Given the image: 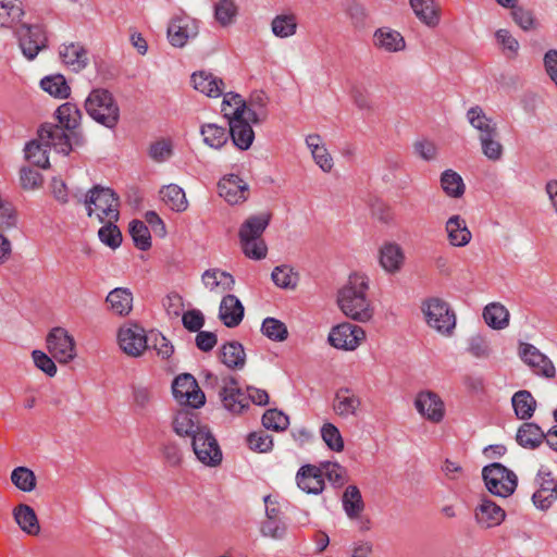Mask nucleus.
Wrapping results in <instances>:
<instances>
[{
    "label": "nucleus",
    "mask_w": 557,
    "mask_h": 557,
    "mask_svg": "<svg viewBox=\"0 0 557 557\" xmlns=\"http://www.w3.org/2000/svg\"><path fill=\"white\" fill-rule=\"evenodd\" d=\"M369 278L361 273L349 275L347 284L338 290L337 304L342 312L356 321L366 322L372 317V309L367 298Z\"/></svg>",
    "instance_id": "obj_1"
},
{
    "label": "nucleus",
    "mask_w": 557,
    "mask_h": 557,
    "mask_svg": "<svg viewBox=\"0 0 557 557\" xmlns=\"http://www.w3.org/2000/svg\"><path fill=\"white\" fill-rule=\"evenodd\" d=\"M87 114L98 124L114 129L120 122V107L112 92L106 88H94L85 100Z\"/></svg>",
    "instance_id": "obj_2"
},
{
    "label": "nucleus",
    "mask_w": 557,
    "mask_h": 557,
    "mask_svg": "<svg viewBox=\"0 0 557 557\" xmlns=\"http://www.w3.org/2000/svg\"><path fill=\"white\" fill-rule=\"evenodd\" d=\"M83 202L88 216H91L95 210L99 211L97 218L100 223H103L106 219L113 221L120 219V197L110 187L95 185L87 191Z\"/></svg>",
    "instance_id": "obj_3"
},
{
    "label": "nucleus",
    "mask_w": 557,
    "mask_h": 557,
    "mask_svg": "<svg viewBox=\"0 0 557 557\" xmlns=\"http://www.w3.org/2000/svg\"><path fill=\"white\" fill-rule=\"evenodd\" d=\"M482 479L491 494L503 498L511 496L518 486L517 474L500 462L484 466Z\"/></svg>",
    "instance_id": "obj_4"
},
{
    "label": "nucleus",
    "mask_w": 557,
    "mask_h": 557,
    "mask_svg": "<svg viewBox=\"0 0 557 557\" xmlns=\"http://www.w3.org/2000/svg\"><path fill=\"white\" fill-rule=\"evenodd\" d=\"M426 324L437 332L449 335L456 326V314L449 304L438 297L426 298L421 306Z\"/></svg>",
    "instance_id": "obj_5"
},
{
    "label": "nucleus",
    "mask_w": 557,
    "mask_h": 557,
    "mask_svg": "<svg viewBox=\"0 0 557 557\" xmlns=\"http://www.w3.org/2000/svg\"><path fill=\"white\" fill-rule=\"evenodd\" d=\"M190 444L197 459L208 467H216L222 462V450L208 426L191 436Z\"/></svg>",
    "instance_id": "obj_6"
},
{
    "label": "nucleus",
    "mask_w": 557,
    "mask_h": 557,
    "mask_svg": "<svg viewBox=\"0 0 557 557\" xmlns=\"http://www.w3.org/2000/svg\"><path fill=\"white\" fill-rule=\"evenodd\" d=\"M14 35L23 55L29 61L34 60L42 49L47 48L48 39L41 25L22 24L15 29Z\"/></svg>",
    "instance_id": "obj_7"
},
{
    "label": "nucleus",
    "mask_w": 557,
    "mask_h": 557,
    "mask_svg": "<svg viewBox=\"0 0 557 557\" xmlns=\"http://www.w3.org/2000/svg\"><path fill=\"white\" fill-rule=\"evenodd\" d=\"M173 397L180 404L198 409L206 404L205 393L199 388L196 379L189 373L176 376L172 383Z\"/></svg>",
    "instance_id": "obj_8"
},
{
    "label": "nucleus",
    "mask_w": 557,
    "mask_h": 557,
    "mask_svg": "<svg viewBox=\"0 0 557 557\" xmlns=\"http://www.w3.org/2000/svg\"><path fill=\"white\" fill-rule=\"evenodd\" d=\"M120 348L131 357H140L148 349V333L136 323L120 327L117 333Z\"/></svg>",
    "instance_id": "obj_9"
},
{
    "label": "nucleus",
    "mask_w": 557,
    "mask_h": 557,
    "mask_svg": "<svg viewBox=\"0 0 557 557\" xmlns=\"http://www.w3.org/2000/svg\"><path fill=\"white\" fill-rule=\"evenodd\" d=\"M363 338L364 331L360 326L344 322L331 329L327 341L336 349L355 350Z\"/></svg>",
    "instance_id": "obj_10"
},
{
    "label": "nucleus",
    "mask_w": 557,
    "mask_h": 557,
    "mask_svg": "<svg viewBox=\"0 0 557 557\" xmlns=\"http://www.w3.org/2000/svg\"><path fill=\"white\" fill-rule=\"evenodd\" d=\"M47 348L52 357L61 363H66L76 356L74 339L63 327H54L49 332Z\"/></svg>",
    "instance_id": "obj_11"
},
{
    "label": "nucleus",
    "mask_w": 557,
    "mask_h": 557,
    "mask_svg": "<svg viewBox=\"0 0 557 557\" xmlns=\"http://www.w3.org/2000/svg\"><path fill=\"white\" fill-rule=\"evenodd\" d=\"M519 356L535 374L547 379L555 376L556 370L550 359L542 354L534 345L521 343L519 346Z\"/></svg>",
    "instance_id": "obj_12"
},
{
    "label": "nucleus",
    "mask_w": 557,
    "mask_h": 557,
    "mask_svg": "<svg viewBox=\"0 0 557 557\" xmlns=\"http://www.w3.org/2000/svg\"><path fill=\"white\" fill-rule=\"evenodd\" d=\"M199 26L195 18L177 16L168 26V39L173 47L182 48L198 35Z\"/></svg>",
    "instance_id": "obj_13"
},
{
    "label": "nucleus",
    "mask_w": 557,
    "mask_h": 557,
    "mask_svg": "<svg viewBox=\"0 0 557 557\" xmlns=\"http://www.w3.org/2000/svg\"><path fill=\"white\" fill-rule=\"evenodd\" d=\"M219 394L224 408L231 412L240 413L249 406L247 394L238 387L234 376L223 379V386Z\"/></svg>",
    "instance_id": "obj_14"
},
{
    "label": "nucleus",
    "mask_w": 557,
    "mask_h": 557,
    "mask_svg": "<svg viewBox=\"0 0 557 557\" xmlns=\"http://www.w3.org/2000/svg\"><path fill=\"white\" fill-rule=\"evenodd\" d=\"M417 411L428 420L438 423L445 414V406L440 396L431 391L420 392L414 399Z\"/></svg>",
    "instance_id": "obj_15"
},
{
    "label": "nucleus",
    "mask_w": 557,
    "mask_h": 557,
    "mask_svg": "<svg viewBox=\"0 0 557 557\" xmlns=\"http://www.w3.org/2000/svg\"><path fill=\"white\" fill-rule=\"evenodd\" d=\"M38 138L50 149L53 148L58 153L69 156L71 152L66 129L58 124H42L38 129Z\"/></svg>",
    "instance_id": "obj_16"
},
{
    "label": "nucleus",
    "mask_w": 557,
    "mask_h": 557,
    "mask_svg": "<svg viewBox=\"0 0 557 557\" xmlns=\"http://www.w3.org/2000/svg\"><path fill=\"white\" fill-rule=\"evenodd\" d=\"M234 115V112L232 113ZM235 120L228 122V138L231 137L235 147L240 150H247L252 145L255 139V132L252 126L243 119L242 111H238V108L235 111Z\"/></svg>",
    "instance_id": "obj_17"
},
{
    "label": "nucleus",
    "mask_w": 557,
    "mask_h": 557,
    "mask_svg": "<svg viewBox=\"0 0 557 557\" xmlns=\"http://www.w3.org/2000/svg\"><path fill=\"white\" fill-rule=\"evenodd\" d=\"M218 188L220 196L231 205L240 203L247 198L248 184L236 174L223 177Z\"/></svg>",
    "instance_id": "obj_18"
},
{
    "label": "nucleus",
    "mask_w": 557,
    "mask_h": 557,
    "mask_svg": "<svg viewBox=\"0 0 557 557\" xmlns=\"http://www.w3.org/2000/svg\"><path fill=\"white\" fill-rule=\"evenodd\" d=\"M298 487L307 494L319 495L324 490V480L320 467L305 465L296 474Z\"/></svg>",
    "instance_id": "obj_19"
},
{
    "label": "nucleus",
    "mask_w": 557,
    "mask_h": 557,
    "mask_svg": "<svg viewBox=\"0 0 557 557\" xmlns=\"http://www.w3.org/2000/svg\"><path fill=\"white\" fill-rule=\"evenodd\" d=\"M474 518L478 524L488 529L499 525L505 520L506 512L495 502L483 497L475 508Z\"/></svg>",
    "instance_id": "obj_20"
},
{
    "label": "nucleus",
    "mask_w": 557,
    "mask_h": 557,
    "mask_svg": "<svg viewBox=\"0 0 557 557\" xmlns=\"http://www.w3.org/2000/svg\"><path fill=\"white\" fill-rule=\"evenodd\" d=\"M59 55L63 64L74 72H81L89 64L88 51L81 42L61 45Z\"/></svg>",
    "instance_id": "obj_21"
},
{
    "label": "nucleus",
    "mask_w": 557,
    "mask_h": 557,
    "mask_svg": "<svg viewBox=\"0 0 557 557\" xmlns=\"http://www.w3.org/2000/svg\"><path fill=\"white\" fill-rule=\"evenodd\" d=\"M173 431L181 437H188L198 433V431L202 430L207 425H202L199 421L198 414L193 410V408H184L176 412L173 418Z\"/></svg>",
    "instance_id": "obj_22"
},
{
    "label": "nucleus",
    "mask_w": 557,
    "mask_h": 557,
    "mask_svg": "<svg viewBox=\"0 0 557 557\" xmlns=\"http://www.w3.org/2000/svg\"><path fill=\"white\" fill-rule=\"evenodd\" d=\"M244 306L233 294L224 296L219 307V318L227 327H236L244 319Z\"/></svg>",
    "instance_id": "obj_23"
},
{
    "label": "nucleus",
    "mask_w": 557,
    "mask_h": 557,
    "mask_svg": "<svg viewBox=\"0 0 557 557\" xmlns=\"http://www.w3.org/2000/svg\"><path fill=\"white\" fill-rule=\"evenodd\" d=\"M191 83L196 90L211 98L222 96L225 87L222 78L206 71L194 73L191 75Z\"/></svg>",
    "instance_id": "obj_24"
},
{
    "label": "nucleus",
    "mask_w": 557,
    "mask_h": 557,
    "mask_svg": "<svg viewBox=\"0 0 557 557\" xmlns=\"http://www.w3.org/2000/svg\"><path fill=\"white\" fill-rule=\"evenodd\" d=\"M133 300V293L127 287H115L106 297L109 309L120 317H126L132 312Z\"/></svg>",
    "instance_id": "obj_25"
},
{
    "label": "nucleus",
    "mask_w": 557,
    "mask_h": 557,
    "mask_svg": "<svg viewBox=\"0 0 557 557\" xmlns=\"http://www.w3.org/2000/svg\"><path fill=\"white\" fill-rule=\"evenodd\" d=\"M545 438V432L534 422H524L521 424L516 434L517 443L527 449L539 448Z\"/></svg>",
    "instance_id": "obj_26"
},
{
    "label": "nucleus",
    "mask_w": 557,
    "mask_h": 557,
    "mask_svg": "<svg viewBox=\"0 0 557 557\" xmlns=\"http://www.w3.org/2000/svg\"><path fill=\"white\" fill-rule=\"evenodd\" d=\"M360 406V399L349 388L342 387L335 393L333 409L342 418L355 416Z\"/></svg>",
    "instance_id": "obj_27"
},
{
    "label": "nucleus",
    "mask_w": 557,
    "mask_h": 557,
    "mask_svg": "<svg viewBox=\"0 0 557 557\" xmlns=\"http://www.w3.org/2000/svg\"><path fill=\"white\" fill-rule=\"evenodd\" d=\"M220 360L228 369H243L246 363L244 346L236 341L223 344L220 349Z\"/></svg>",
    "instance_id": "obj_28"
},
{
    "label": "nucleus",
    "mask_w": 557,
    "mask_h": 557,
    "mask_svg": "<svg viewBox=\"0 0 557 557\" xmlns=\"http://www.w3.org/2000/svg\"><path fill=\"white\" fill-rule=\"evenodd\" d=\"M271 220L269 213H260L249 216L239 228V240L262 238V234Z\"/></svg>",
    "instance_id": "obj_29"
},
{
    "label": "nucleus",
    "mask_w": 557,
    "mask_h": 557,
    "mask_svg": "<svg viewBox=\"0 0 557 557\" xmlns=\"http://www.w3.org/2000/svg\"><path fill=\"white\" fill-rule=\"evenodd\" d=\"M511 405L516 417L520 420L531 419L536 409V400L527 389L516 392L511 397Z\"/></svg>",
    "instance_id": "obj_30"
},
{
    "label": "nucleus",
    "mask_w": 557,
    "mask_h": 557,
    "mask_svg": "<svg viewBox=\"0 0 557 557\" xmlns=\"http://www.w3.org/2000/svg\"><path fill=\"white\" fill-rule=\"evenodd\" d=\"M446 231L453 246L463 247L471 240V232L468 230L465 220L459 215H453L448 219Z\"/></svg>",
    "instance_id": "obj_31"
},
{
    "label": "nucleus",
    "mask_w": 557,
    "mask_h": 557,
    "mask_svg": "<svg viewBox=\"0 0 557 557\" xmlns=\"http://www.w3.org/2000/svg\"><path fill=\"white\" fill-rule=\"evenodd\" d=\"M203 143L212 149H221L228 141V131L215 123H205L200 126Z\"/></svg>",
    "instance_id": "obj_32"
},
{
    "label": "nucleus",
    "mask_w": 557,
    "mask_h": 557,
    "mask_svg": "<svg viewBox=\"0 0 557 557\" xmlns=\"http://www.w3.org/2000/svg\"><path fill=\"white\" fill-rule=\"evenodd\" d=\"M15 522L18 527L30 535H36L40 531L39 522L34 509L25 504H21L13 510Z\"/></svg>",
    "instance_id": "obj_33"
},
{
    "label": "nucleus",
    "mask_w": 557,
    "mask_h": 557,
    "mask_svg": "<svg viewBox=\"0 0 557 557\" xmlns=\"http://www.w3.org/2000/svg\"><path fill=\"white\" fill-rule=\"evenodd\" d=\"M49 150L50 148L40 141L39 138L28 141L24 148L25 158L34 165L41 169H48L50 166Z\"/></svg>",
    "instance_id": "obj_34"
},
{
    "label": "nucleus",
    "mask_w": 557,
    "mask_h": 557,
    "mask_svg": "<svg viewBox=\"0 0 557 557\" xmlns=\"http://www.w3.org/2000/svg\"><path fill=\"white\" fill-rule=\"evenodd\" d=\"M485 323L493 330H503L509 324V312L499 302H492L483 310Z\"/></svg>",
    "instance_id": "obj_35"
},
{
    "label": "nucleus",
    "mask_w": 557,
    "mask_h": 557,
    "mask_svg": "<svg viewBox=\"0 0 557 557\" xmlns=\"http://www.w3.org/2000/svg\"><path fill=\"white\" fill-rule=\"evenodd\" d=\"M160 195L164 203L173 211L183 212L188 207L184 189L176 184L162 187Z\"/></svg>",
    "instance_id": "obj_36"
},
{
    "label": "nucleus",
    "mask_w": 557,
    "mask_h": 557,
    "mask_svg": "<svg viewBox=\"0 0 557 557\" xmlns=\"http://www.w3.org/2000/svg\"><path fill=\"white\" fill-rule=\"evenodd\" d=\"M385 183L391 184L395 188L403 189L409 183V175L403 169L399 159L385 158Z\"/></svg>",
    "instance_id": "obj_37"
},
{
    "label": "nucleus",
    "mask_w": 557,
    "mask_h": 557,
    "mask_svg": "<svg viewBox=\"0 0 557 557\" xmlns=\"http://www.w3.org/2000/svg\"><path fill=\"white\" fill-rule=\"evenodd\" d=\"M406 263V255L403 247L396 243L385 242V273L397 274Z\"/></svg>",
    "instance_id": "obj_38"
},
{
    "label": "nucleus",
    "mask_w": 557,
    "mask_h": 557,
    "mask_svg": "<svg viewBox=\"0 0 557 557\" xmlns=\"http://www.w3.org/2000/svg\"><path fill=\"white\" fill-rule=\"evenodd\" d=\"M60 126L65 129H74L79 126L82 112L75 103L65 102L58 107L54 112Z\"/></svg>",
    "instance_id": "obj_39"
},
{
    "label": "nucleus",
    "mask_w": 557,
    "mask_h": 557,
    "mask_svg": "<svg viewBox=\"0 0 557 557\" xmlns=\"http://www.w3.org/2000/svg\"><path fill=\"white\" fill-rule=\"evenodd\" d=\"M297 26L295 14H277L271 22V32L277 38H289L296 34Z\"/></svg>",
    "instance_id": "obj_40"
},
{
    "label": "nucleus",
    "mask_w": 557,
    "mask_h": 557,
    "mask_svg": "<svg viewBox=\"0 0 557 557\" xmlns=\"http://www.w3.org/2000/svg\"><path fill=\"white\" fill-rule=\"evenodd\" d=\"M441 187L450 198H460L466 190L461 175L451 169L445 170L441 174Z\"/></svg>",
    "instance_id": "obj_41"
},
{
    "label": "nucleus",
    "mask_w": 557,
    "mask_h": 557,
    "mask_svg": "<svg viewBox=\"0 0 557 557\" xmlns=\"http://www.w3.org/2000/svg\"><path fill=\"white\" fill-rule=\"evenodd\" d=\"M416 16L425 25L434 27L438 24L440 17L434 7V0H409Z\"/></svg>",
    "instance_id": "obj_42"
},
{
    "label": "nucleus",
    "mask_w": 557,
    "mask_h": 557,
    "mask_svg": "<svg viewBox=\"0 0 557 557\" xmlns=\"http://www.w3.org/2000/svg\"><path fill=\"white\" fill-rule=\"evenodd\" d=\"M40 87L49 95L65 99L70 96L71 88L62 74L48 75L41 78Z\"/></svg>",
    "instance_id": "obj_43"
},
{
    "label": "nucleus",
    "mask_w": 557,
    "mask_h": 557,
    "mask_svg": "<svg viewBox=\"0 0 557 557\" xmlns=\"http://www.w3.org/2000/svg\"><path fill=\"white\" fill-rule=\"evenodd\" d=\"M24 15L20 0H0V25L9 27Z\"/></svg>",
    "instance_id": "obj_44"
},
{
    "label": "nucleus",
    "mask_w": 557,
    "mask_h": 557,
    "mask_svg": "<svg viewBox=\"0 0 557 557\" xmlns=\"http://www.w3.org/2000/svg\"><path fill=\"white\" fill-rule=\"evenodd\" d=\"M214 18L222 26L226 27L234 23L238 8L234 0H218L213 7Z\"/></svg>",
    "instance_id": "obj_45"
},
{
    "label": "nucleus",
    "mask_w": 557,
    "mask_h": 557,
    "mask_svg": "<svg viewBox=\"0 0 557 557\" xmlns=\"http://www.w3.org/2000/svg\"><path fill=\"white\" fill-rule=\"evenodd\" d=\"M343 508L350 518H357L363 509V502L359 488L356 485H349L343 495Z\"/></svg>",
    "instance_id": "obj_46"
},
{
    "label": "nucleus",
    "mask_w": 557,
    "mask_h": 557,
    "mask_svg": "<svg viewBox=\"0 0 557 557\" xmlns=\"http://www.w3.org/2000/svg\"><path fill=\"white\" fill-rule=\"evenodd\" d=\"M467 117L470 125L481 133L480 135H485L497 129L493 120L487 117L479 106L470 108L467 112Z\"/></svg>",
    "instance_id": "obj_47"
},
{
    "label": "nucleus",
    "mask_w": 557,
    "mask_h": 557,
    "mask_svg": "<svg viewBox=\"0 0 557 557\" xmlns=\"http://www.w3.org/2000/svg\"><path fill=\"white\" fill-rule=\"evenodd\" d=\"M147 153L153 162L164 163L169 161L174 153L173 143L170 138L154 140L149 145Z\"/></svg>",
    "instance_id": "obj_48"
},
{
    "label": "nucleus",
    "mask_w": 557,
    "mask_h": 557,
    "mask_svg": "<svg viewBox=\"0 0 557 557\" xmlns=\"http://www.w3.org/2000/svg\"><path fill=\"white\" fill-rule=\"evenodd\" d=\"M128 232L136 248L146 251L151 247L150 231L145 222L140 220L131 221Z\"/></svg>",
    "instance_id": "obj_49"
},
{
    "label": "nucleus",
    "mask_w": 557,
    "mask_h": 557,
    "mask_svg": "<svg viewBox=\"0 0 557 557\" xmlns=\"http://www.w3.org/2000/svg\"><path fill=\"white\" fill-rule=\"evenodd\" d=\"M148 349L156 350L157 355L163 360L169 359L174 352L172 343L157 330L148 332Z\"/></svg>",
    "instance_id": "obj_50"
},
{
    "label": "nucleus",
    "mask_w": 557,
    "mask_h": 557,
    "mask_svg": "<svg viewBox=\"0 0 557 557\" xmlns=\"http://www.w3.org/2000/svg\"><path fill=\"white\" fill-rule=\"evenodd\" d=\"M11 481L22 492L29 493L36 487V475L26 467H17L11 473Z\"/></svg>",
    "instance_id": "obj_51"
},
{
    "label": "nucleus",
    "mask_w": 557,
    "mask_h": 557,
    "mask_svg": "<svg viewBox=\"0 0 557 557\" xmlns=\"http://www.w3.org/2000/svg\"><path fill=\"white\" fill-rule=\"evenodd\" d=\"M261 332L265 337L273 342H283L288 336L286 325L282 321L271 317L263 320L261 324Z\"/></svg>",
    "instance_id": "obj_52"
},
{
    "label": "nucleus",
    "mask_w": 557,
    "mask_h": 557,
    "mask_svg": "<svg viewBox=\"0 0 557 557\" xmlns=\"http://www.w3.org/2000/svg\"><path fill=\"white\" fill-rule=\"evenodd\" d=\"M117 221L108 220V223L101 226L98 231V237L106 246L116 249L122 244V233L116 226Z\"/></svg>",
    "instance_id": "obj_53"
},
{
    "label": "nucleus",
    "mask_w": 557,
    "mask_h": 557,
    "mask_svg": "<svg viewBox=\"0 0 557 557\" xmlns=\"http://www.w3.org/2000/svg\"><path fill=\"white\" fill-rule=\"evenodd\" d=\"M273 283L284 289H293L297 285V274L288 265H277L271 273Z\"/></svg>",
    "instance_id": "obj_54"
},
{
    "label": "nucleus",
    "mask_w": 557,
    "mask_h": 557,
    "mask_svg": "<svg viewBox=\"0 0 557 557\" xmlns=\"http://www.w3.org/2000/svg\"><path fill=\"white\" fill-rule=\"evenodd\" d=\"M345 11L356 29L363 30L369 26L367 10L357 0H349Z\"/></svg>",
    "instance_id": "obj_55"
},
{
    "label": "nucleus",
    "mask_w": 557,
    "mask_h": 557,
    "mask_svg": "<svg viewBox=\"0 0 557 557\" xmlns=\"http://www.w3.org/2000/svg\"><path fill=\"white\" fill-rule=\"evenodd\" d=\"M496 136L497 129L485 135H480L482 152L487 159L493 161L499 160L503 156V146L495 139Z\"/></svg>",
    "instance_id": "obj_56"
},
{
    "label": "nucleus",
    "mask_w": 557,
    "mask_h": 557,
    "mask_svg": "<svg viewBox=\"0 0 557 557\" xmlns=\"http://www.w3.org/2000/svg\"><path fill=\"white\" fill-rule=\"evenodd\" d=\"M262 424L267 430L284 431L289 424V418L281 410L269 409L262 416Z\"/></svg>",
    "instance_id": "obj_57"
},
{
    "label": "nucleus",
    "mask_w": 557,
    "mask_h": 557,
    "mask_svg": "<svg viewBox=\"0 0 557 557\" xmlns=\"http://www.w3.org/2000/svg\"><path fill=\"white\" fill-rule=\"evenodd\" d=\"M321 436L326 446L336 453L344 449V440L339 430L333 423H324L321 428Z\"/></svg>",
    "instance_id": "obj_58"
},
{
    "label": "nucleus",
    "mask_w": 557,
    "mask_h": 557,
    "mask_svg": "<svg viewBox=\"0 0 557 557\" xmlns=\"http://www.w3.org/2000/svg\"><path fill=\"white\" fill-rule=\"evenodd\" d=\"M223 95L224 98L221 104V112L223 113V116L228 120V122H232L235 120L234 116L236 115H233L232 113H235L237 108L238 111L243 112L245 109V100L239 94L236 92H226Z\"/></svg>",
    "instance_id": "obj_59"
},
{
    "label": "nucleus",
    "mask_w": 557,
    "mask_h": 557,
    "mask_svg": "<svg viewBox=\"0 0 557 557\" xmlns=\"http://www.w3.org/2000/svg\"><path fill=\"white\" fill-rule=\"evenodd\" d=\"M244 255L252 260H262L267 257L268 246L262 238L239 240Z\"/></svg>",
    "instance_id": "obj_60"
},
{
    "label": "nucleus",
    "mask_w": 557,
    "mask_h": 557,
    "mask_svg": "<svg viewBox=\"0 0 557 557\" xmlns=\"http://www.w3.org/2000/svg\"><path fill=\"white\" fill-rule=\"evenodd\" d=\"M322 475H325L331 484L341 487L346 482V470L337 462L325 461L321 463Z\"/></svg>",
    "instance_id": "obj_61"
},
{
    "label": "nucleus",
    "mask_w": 557,
    "mask_h": 557,
    "mask_svg": "<svg viewBox=\"0 0 557 557\" xmlns=\"http://www.w3.org/2000/svg\"><path fill=\"white\" fill-rule=\"evenodd\" d=\"M511 17L515 23L524 32L534 29L537 24L533 12L521 5L513 8L511 11Z\"/></svg>",
    "instance_id": "obj_62"
},
{
    "label": "nucleus",
    "mask_w": 557,
    "mask_h": 557,
    "mask_svg": "<svg viewBox=\"0 0 557 557\" xmlns=\"http://www.w3.org/2000/svg\"><path fill=\"white\" fill-rule=\"evenodd\" d=\"M247 444L255 451L267 453L272 449L273 441L263 432H252L247 436Z\"/></svg>",
    "instance_id": "obj_63"
},
{
    "label": "nucleus",
    "mask_w": 557,
    "mask_h": 557,
    "mask_svg": "<svg viewBox=\"0 0 557 557\" xmlns=\"http://www.w3.org/2000/svg\"><path fill=\"white\" fill-rule=\"evenodd\" d=\"M182 323L187 331L196 333L205 325V315L199 309H191L182 314Z\"/></svg>",
    "instance_id": "obj_64"
}]
</instances>
